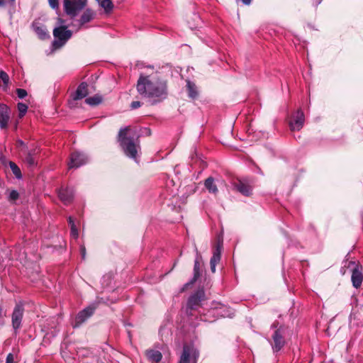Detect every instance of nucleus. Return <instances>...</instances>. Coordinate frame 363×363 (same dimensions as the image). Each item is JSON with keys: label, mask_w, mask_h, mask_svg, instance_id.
Wrapping results in <instances>:
<instances>
[{"label": "nucleus", "mask_w": 363, "mask_h": 363, "mask_svg": "<svg viewBox=\"0 0 363 363\" xmlns=\"http://www.w3.org/2000/svg\"><path fill=\"white\" fill-rule=\"evenodd\" d=\"M205 299V292L203 289L198 290L195 294L191 295L188 301V307L194 310L200 306L202 301Z\"/></svg>", "instance_id": "6"}, {"label": "nucleus", "mask_w": 363, "mask_h": 363, "mask_svg": "<svg viewBox=\"0 0 363 363\" xmlns=\"http://www.w3.org/2000/svg\"><path fill=\"white\" fill-rule=\"evenodd\" d=\"M198 356L199 353L194 348L184 345L179 363H190L191 358H194L196 360Z\"/></svg>", "instance_id": "9"}, {"label": "nucleus", "mask_w": 363, "mask_h": 363, "mask_svg": "<svg viewBox=\"0 0 363 363\" xmlns=\"http://www.w3.org/2000/svg\"><path fill=\"white\" fill-rule=\"evenodd\" d=\"M48 2L52 9L58 8V0H48Z\"/></svg>", "instance_id": "33"}, {"label": "nucleus", "mask_w": 363, "mask_h": 363, "mask_svg": "<svg viewBox=\"0 0 363 363\" xmlns=\"http://www.w3.org/2000/svg\"><path fill=\"white\" fill-rule=\"evenodd\" d=\"M25 162L29 165V166H34L35 164V160L33 155L32 153L28 152L25 158Z\"/></svg>", "instance_id": "28"}, {"label": "nucleus", "mask_w": 363, "mask_h": 363, "mask_svg": "<svg viewBox=\"0 0 363 363\" xmlns=\"http://www.w3.org/2000/svg\"><path fill=\"white\" fill-rule=\"evenodd\" d=\"M0 79L3 81L4 84H9V77L4 71L0 72Z\"/></svg>", "instance_id": "29"}, {"label": "nucleus", "mask_w": 363, "mask_h": 363, "mask_svg": "<svg viewBox=\"0 0 363 363\" xmlns=\"http://www.w3.org/2000/svg\"><path fill=\"white\" fill-rule=\"evenodd\" d=\"M283 334L284 329L282 328H279L274 331V333L272 335V348L274 352L279 351L285 344Z\"/></svg>", "instance_id": "7"}, {"label": "nucleus", "mask_w": 363, "mask_h": 363, "mask_svg": "<svg viewBox=\"0 0 363 363\" xmlns=\"http://www.w3.org/2000/svg\"><path fill=\"white\" fill-rule=\"evenodd\" d=\"M74 194V190L71 188H61L58 192L59 199L65 205H68L72 202Z\"/></svg>", "instance_id": "12"}, {"label": "nucleus", "mask_w": 363, "mask_h": 363, "mask_svg": "<svg viewBox=\"0 0 363 363\" xmlns=\"http://www.w3.org/2000/svg\"><path fill=\"white\" fill-rule=\"evenodd\" d=\"M18 196L19 194L16 191L12 190L9 194V199L10 201H16L18 198Z\"/></svg>", "instance_id": "31"}, {"label": "nucleus", "mask_w": 363, "mask_h": 363, "mask_svg": "<svg viewBox=\"0 0 363 363\" xmlns=\"http://www.w3.org/2000/svg\"><path fill=\"white\" fill-rule=\"evenodd\" d=\"M18 110L19 111V117H23L28 110V106L23 103H18Z\"/></svg>", "instance_id": "27"}, {"label": "nucleus", "mask_w": 363, "mask_h": 363, "mask_svg": "<svg viewBox=\"0 0 363 363\" xmlns=\"http://www.w3.org/2000/svg\"><path fill=\"white\" fill-rule=\"evenodd\" d=\"M136 89L142 98L148 99L152 105L162 101L168 95L167 81L157 74H140Z\"/></svg>", "instance_id": "1"}, {"label": "nucleus", "mask_w": 363, "mask_h": 363, "mask_svg": "<svg viewBox=\"0 0 363 363\" xmlns=\"http://www.w3.org/2000/svg\"><path fill=\"white\" fill-rule=\"evenodd\" d=\"M351 279L354 287L357 289L361 286L363 281V274L358 266L353 269Z\"/></svg>", "instance_id": "16"}, {"label": "nucleus", "mask_w": 363, "mask_h": 363, "mask_svg": "<svg viewBox=\"0 0 363 363\" xmlns=\"http://www.w3.org/2000/svg\"><path fill=\"white\" fill-rule=\"evenodd\" d=\"M218 310V314L221 317H231L233 313L230 312L228 308L223 305H220V308H216Z\"/></svg>", "instance_id": "25"}, {"label": "nucleus", "mask_w": 363, "mask_h": 363, "mask_svg": "<svg viewBox=\"0 0 363 363\" xmlns=\"http://www.w3.org/2000/svg\"><path fill=\"white\" fill-rule=\"evenodd\" d=\"M99 5L106 13H110L113 9V4L111 0H101L99 1Z\"/></svg>", "instance_id": "24"}, {"label": "nucleus", "mask_w": 363, "mask_h": 363, "mask_svg": "<svg viewBox=\"0 0 363 363\" xmlns=\"http://www.w3.org/2000/svg\"><path fill=\"white\" fill-rule=\"evenodd\" d=\"M87 0H64V11L69 18L72 20V26H77V30L82 28L86 27V25L93 21L96 16V11L90 8H87L82 12L78 19L76 17L85 8Z\"/></svg>", "instance_id": "2"}, {"label": "nucleus", "mask_w": 363, "mask_h": 363, "mask_svg": "<svg viewBox=\"0 0 363 363\" xmlns=\"http://www.w3.org/2000/svg\"><path fill=\"white\" fill-rule=\"evenodd\" d=\"M80 250H81L82 257L83 259H84L85 258V255H86L85 247L84 246H82Z\"/></svg>", "instance_id": "36"}, {"label": "nucleus", "mask_w": 363, "mask_h": 363, "mask_svg": "<svg viewBox=\"0 0 363 363\" xmlns=\"http://www.w3.org/2000/svg\"><path fill=\"white\" fill-rule=\"evenodd\" d=\"M141 104H142L141 102H140L138 101H133L130 104V107L133 109H135V108L140 107Z\"/></svg>", "instance_id": "34"}, {"label": "nucleus", "mask_w": 363, "mask_h": 363, "mask_svg": "<svg viewBox=\"0 0 363 363\" xmlns=\"http://www.w3.org/2000/svg\"><path fill=\"white\" fill-rule=\"evenodd\" d=\"M102 96L99 95V94H96L93 96H91V97H89V98H86V100H85V102L86 104H89V106H97L99 104H100L101 102H102Z\"/></svg>", "instance_id": "23"}, {"label": "nucleus", "mask_w": 363, "mask_h": 363, "mask_svg": "<svg viewBox=\"0 0 363 363\" xmlns=\"http://www.w3.org/2000/svg\"><path fill=\"white\" fill-rule=\"evenodd\" d=\"M234 186L237 191L245 196H249L252 194V188L248 183L239 180L234 184Z\"/></svg>", "instance_id": "15"}, {"label": "nucleus", "mask_w": 363, "mask_h": 363, "mask_svg": "<svg viewBox=\"0 0 363 363\" xmlns=\"http://www.w3.org/2000/svg\"><path fill=\"white\" fill-rule=\"evenodd\" d=\"M19 145H23V143L22 141H19Z\"/></svg>", "instance_id": "42"}, {"label": "nucleus", "mask_w": 363, "mask_h": 363, "mask_svg": "<svg viewBox=\"0 0 363 363\" xmlns=\"http://www.w3.org/2000/svg\"><path fill=\"white\" fill-rule=\"evenodd\" d=\"M13 362H14L13 355L11 353H9L7 355L6 363H13Z\"/></svg>", "instance_id": "35"}, {"label": "nucleus", "mask_w": 363, "mask_h": 363, "mask_svg": "<svg viewBox=\"0 0 363 363\" xmlns=\"http://www.w3.org/2000/svg\"><path fill=\"white\" fill-rule=\"evenodd\" d=\"M9 166L15 177L18 179H21L22 177V174L19 167L13 162H9Z\"/></svg>", "instance_id": "26"}, {"label": "nucleus", "mask_w": 363, "mask_h": 363, "mask_svg": "<svg viewBox=\"0 0 363 363\" xmlns=\"http://www.w3.org/2000/svg\"><path fill=\"white\" fill-rule=\"evenodd\" d=\"M204 186L211 194H216L218 192V189L217 185L215 183V180L211 177L207 178L205 180Z\"/></svg>", "instance_id": "20"}, {"label": "nucleus", "mask_w": 363, "mask_h": 363, "mask_svg": "<svg viewBox=\"0 0 363 363\" xmlns=\"http://www.w3.org/2000/svg\"><path fill=\"white\" fill-rule=\"evenodd\" d=\"M6 4V0H0V7L4 6Z\"/></svg>", "instance_id": "40"}, {"label": "nucleus", "mask_w": 363, "mask_h": 363, "mask_svg": "<svg viewBox=\"0 0 363 363\" xmlns=\"http://www.w3.org/2000/svg\"><path fill=\"white\" fill-rule=\"evenodd\" d=\"M16 93H17L18 98H20V99H23L24 97H26L27 96V91L23 89H17Z\"/></svg>", "instance_id": "30"}, {"label": "nucleus", "mask_w": 363, "mask_h": 363, "mask_svg": "<svg viewBox=\"0 0 363 363\" xmlns=\"http://www.w3.org/2000/svg\"><path fill=\"white\" fill-rule=\"evenodd\" d=\"M94 308L87 307L80 311L75 318L74 327H79L81 324L85 322L94 313Z\"/></svg>", "instance_id": "10"}, {"label": "nucleus", "mask_w": 363, "mask_h": 363, "mask_svg": "<svg viewBox=\"0 0 363 363\" xmlns=\"http://www.w3.org/2000/svg\"><path fill=\"white\" fill-rule=\"evenodd\" d=\"M304 123V114L301 110H298L294 119L289 122L291 130H299Z\"/></svg>", "instance_id": "11"}, {"label": "nucleus", "mask_w": 363, "mask_h": 363, "mask_svg": "<svg viewBox=\"0 0 363 363\" xmlns=\"http://www.w3.org/2000/svg\"><path fill=\"white\" fill-rule=\"evenodd\" d=\"M87 87H88V85L86 83H85V82L81 83L79 85L75 94L73 96V99L74 100H79V99H82L86 97L89 94Z\"/></svg>", "instance_id": "17"}, {"label": "nucleus", "mask_w": 363, "mask_h": 363, "mask_svg": "<svg viewBox=\"0 0 363 363\" xmlns=\"http://www.w3.org/2000/svg\"><path fill=\"white\" fill-rule=\"evenodd\" d=\"M15 0H9V2L13 5L14 4Z\"/></svg>", "instance_id": "41"}, {"label": "nucleus", "mask_w": 363, "mask_h": 363, "mask_svg": "<svg viewBox=\"0 0 363 363\" xmlns=\"http://www.w3.org/2000/svg\"><path fill=\"white\" fill-rule=\"evenodd\" d=\"M86 363H103L99 362V359L96 357L92 358L91 362H87Z\"/></svg>", "instance_id": "38"}, {"label": "nucleus", "mask_w": 363, "mask_h": 363, "mask_svg": "<svg viewBox=\"0 0 363 363\" xmlns=\"http://www.w3.org/2000/svg\"><path fill=\"white\" fill-rule=\"evenodd\" d=\"M201 260V257L199 253L197 252V256L194 262V278L191 281V283L194 282L200 276V262Z\"/></svg>", "instance_id": "21"}, {"label": "nucleus", "mask_w": 363, "mask_h": 363, "mask_svg": "<svg viewBox=\"0 0 363 363\" xmlns=\"http://www.w3.org/2000/svg\"><path fill=\"white\" fill-rule=\"evenodd\" d=\"M71 236L73 237L74 239H77L79 236L78 230L76 225L71 227Z\"/></svg>", "instance_id": "32"}, {"label": "nucleus", "mask_w": 363, "mask_h": 363, "mask_svg": "<svg viewBox=\"0 0 363 363\" xmlns=\"http://www.w3.org/2000/svg\"><path fill=\"white\" fill-rule=\"evenodd\" d=\"M57 25V26L53 30L55 40L52 43V46L55 49L62 48L72 35V32L67 29L64 19L58 18Z\"/></svg>", "instance_id": "4"}, {"label": "nucleus", "mask_w": 363, "mask_h": 363, "mask_svg": "<svg viewBox=\"0 0 363 363\" xmlns=\"http://www.w3.org/2000/svg\"><path fill=\"white\" fill-rule=\"evenodd\" d=\"M87 160L88 158L84 154L79 152H74L70 156L69 168H77L86 163Z\"/></svg>", "instance_id": "8"}, {"label": "nucleus", "mask_w": 363, "mask_h": 363, "mask_svg": "<svg viewBox=\"0 0 363 363\" xmlns=\"http://www.w3.org/2000/svg\"><path fill=\"white\" fill-rule=\"evenodd\" d=\"M10 119V111L8 106L4 104L0 105V127L5 128Z\"/></svg>", "instance_id": "14"}, {"label": "nucleus", "mask_w": 363, "mask_h": 363, "mask_svg": "<svg viewBox=\"0 0 363 363\" xmlns=\"http://www.w3.org/2000/svg\"><path fill=\"white\" fill-rule=\"evenodd\" d=\"M146 356L152 363H158L162 357L160 352L154 350H147Z\"/></svg>", "instance_id": "19"}, {"label": "nucleus", "mask_w": 363, "mask_h": 363, "mask_svg": "<svg viewBox=\"0 0 363 363\" xmlns=\"http://www.w3.org/2000/svg\"><path fill=\"white\" fill-rule=\"evenodd\" d=\"M242 3L245 5H250L251 3V0H241Z\"/></svg>", "instance_id": "39"}, {"label": "nucleus", "mask_w": 363, "mask_h": 363, "mask_svg": "<svg viewBox=\"0 0 363 363\" xmlns=\"http://www.w3.org/2000/svg\"><path fill=\"white\" fill-rule=\"evenodd\" d=\"M118 141L126 156L137 161L140 150L138 135L130 127H125L118 133Z\"/></svg>", "instance_id": "3"}, {"label": "nucleus", "mask_w": 363, "mask_h": 363, "mask_svg": "<svg viewBox=\"0 0 363 363\" xmlns=\"http://www.w3.org/2000/svg\"><path fill=\"white\" fill-rule=\"evenodd\" d=\"M186 90L189 98L195 99L198 97L199 91L197 86L190 80H186Z\"/></svg>", "instance_id": "18"}, {"label": "nucleus", "mask_w": 363, "mask_h": 363, "mask_svg": "<svg viewBox=\"0 0 363 363\" xmlns=\"http://www.w3.org/2000/svg\"><path fill=\"white\" fill-rule=\"evenodd\" d=\"M68 222H69V224L70 225V227L75 226L74 222L72 217H69Z\"/></svg>", "instance_id": "37"}, {"label": "nucleus", "mask_w": 363, "mask_h": 363, "mask_svg": "<svg viewBox=\"0 0 363 363\" xmlns=\"http://www.w3.org/2000/svg\"><path fill=\"white\" fill-rule=\"evenodd\" d=\"M222 245V241L218 240L216 246L213 250V256L211 259V269L213 273L216 272V264L219 262L220 259V251Z\"/></svg>", "instance_id": "13"}, {"label": "nucleus", "mask_w": 363, "mask_h": 363, "mask_svg": "<svg viewBox=\"0 0 363 363\" xmlns=\"http://www.w3.org/2000/svg\"><path fill=\"white\" fill-rule=\"evenodd\" d=\"M23 307L21 304H17L12 313V326L15 330L21 328V321L23 315Z\"/></svg>", "instance_id": "5"}, {"label": "nucleus", "mask_w": 363, "mask_h": 363, "mask_svg": "<svg viewBox=\"0 0 363 363\" xmlns=\"http://www.w3.org/2000/svg\"><path fill=\"white\" fill-rule=\"evenodd\" d=\"M33 28L35 32L40 39H45L49 37V34L44 26H39L36 24H34Z\"/></svg>", "instance_id": "22"}]
</instances>
